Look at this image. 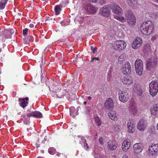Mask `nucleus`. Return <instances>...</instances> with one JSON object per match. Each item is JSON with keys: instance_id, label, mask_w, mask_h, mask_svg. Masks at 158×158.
Listing matches in <instances>:
<instances>
[{"instance_id": "nucleus-1", "label": "nucleus", "mask_w": 158, "mask_h": 158, "mask_svg": "<svg viewBox=\"0 0 158 158\" xmlns=\"http://www.w3.org/2000/svg\"><path fill=\"white\" fill-rule=\"evenodd\" d=\"M140 29L144 34L150 35L153 30V25L152 22L147 21L143 23L140 27Z\"/></svg>"}, {"instance_id": "nucleus-2", "label": "nucleus", "mask_w": 158, "mask_h": 158, "mask_svg": "<svg viewBox=\"0 0 158 158\" xmlns=\"http://www.w3.org/2000/svg\"><path fill=\"white\" fill-rule=\"evenodd\" d=\"M14 30L10 29L9 30L6 29L4 31H0V40L3 42L5 41L6 38H10L11 35L14 33Z\"/></svg>"}, {"instance_id": "nucleus-3", "label": "nucleus", "mask_w": 158, "mask_h": 158, "mask_svg": "<svg viewBox=\"0 0 158 158\" xmlns=\"http://www.w3.org/2000/svg\"><path fill=\"white\" fill-rule=\"evenodd\" d=\"M125 16L127 20L128 24L130 26L135 24L136 19L135 17L131 10L127 11L125 13Z\"/></svg>"}, {"instance_id": "nucleus-4", "label": "nucleus", "mask_w": 158, "mask_h": 158, "mask_svg": "<svg viewBox=\"0 0 158 158\" xmlns=\"http://www.w3.org/2000/svg\"><path fill=\"white\" fill-rule=\"evenodd\" d=\"M149 93L153 97L155 96L158 92V85L155 81H151L149 85Z\"/></svg>"}, {"instance_id": "nucleus-5", "label": "nucleus", "mask_w": 158, "mask_h": 158, "mask_svg": "<svg viewBox=\"0 0 158 158\" xmlns=\"http://www.w3.org/2000/svg\"><path fill=\"white\" fill-rule=\"evenodd\" d=\"M135 66L137 74L141 75L143 71V64L142 61L140 59H137L135 62Z\"/></svg>"}, {"instance_id": "nucleus-6", "label": "nucleus", "mask_w": 158, "mask_h": 158, "mask_svg": "<svg viewBox=\"0 0 158 158\" xmlns=\"http://www.w3.org/2000/svg\"><path fill=\"white\" fill-rule=\"evenodd\" d=\"M148 123L147 120L141 119L137 124V128L140 131H143L147 128Z\"/></svg>"}, {"instance_id": "nucleus-7", "label": "nucleus", "mask_w": 158, "mask_h": 158, "mask_svg": "<svg viewBox=\"0 0 158 158\" xmlns=\"http://www.w3.org/2000/svg\"><path fill=\"white\" fill-rule=\"evenodd\" d=\"M119 98L121 102L125 103L128 100L129 95L126 90H119L118 92Z\"/></svg>"}, {"instance_id": "nucleus-8", "label": "nucleus", "mask_w": 158, "mask_h": 158, "mask_svg": "<svg viewBox=\"0 0 158 158\" xmlns=\"http://www.w3.org/2000/svg\"><path fill=\"white\" fill-rule=\"evenodd\" d=\"M84 8L85 12L89 14H93L96 12V8L90 3L85 4Z\"/></svg>"}, {"instance_id": "nucleus-9", "label": "nucleus", "mask_w": 158, "mask_h": 158, "mask_svg": "<svg viewBox=\"0 0 158 158\" xmlns=\"http://www.w3.org/2000/svg\"><path fill=\"white\" fill-rule=\"evenodd\" d=\"M126 43L122 40H117L113 44V47L116 49L123 50L126 47Z\"/></svg>"}, {"instance_id": "nucleus-10", "label": "nucleus", "mask_w": 158, "mask_h": 158, "mask_svg": "<svg viewBox=\"0 0 158 158\" xmlns=\"http://www.w3.org/2000/svg\"><path fill=\"white\" fill-rule=\"evenodd\" d=\"M110 12V8L107 6L101 8L100 10V14L101 15L106 17L109 16Z\"/></svg>"}, {"instance_id": "nucleus-11", "label": "nucleus", "mask_w": 158, "mask_h": 158, "mask_svg": "<svg viewBox=\"0 0 158 158\" xmlns=\"http://www.w3.org/2000/svg\"><path fill=\"white\" fill-rule=\"evenodd\" d=\"M128 110L131 114H136L138 110L136 104L133 101L131 102Z\"/></svg>"}, {"instance_id": "nucleus-12", "label": "nucleus", "mask_w": 158, "mask_h": 158, "mask_svg": "<svg viewBox=\"0 0 158 158\" xmlns=\"http://www.w3.org/2000/svg\"><path fill=\"white\" fill-rule=\"evenodd\" d=\"M122 71L123 73L125 74H130L131 73V66L129 62H127L125 63Z\"/></svg>"}, {"instance_id": "nucleus-13", "label": "nucleus", "mask_w": 158, "mask_h": 158, "mask_svg": "<svg viewBox=\"0 0 158 158\" xmlns=\"http://www.w3.org/2000/svg\"><path fill=\"white\" fill-rule=\"evenodd\" d=\"M114 106L113 101L111 98H107L104 103V107L106 109L110 110L112 109Z\"/></svg>"}, {"instance_id": "nucleus-14", "label": "nucleus", "mask_w": 158, "mask_h": 158, "mask_svg": "<svg viewBox=\"0 0 158 158\" xmlns=\"http://www.w3.org/2000/svg\"><path fill=\"white\" fill-rule=\"evenodd\" d=\"M143 42L141 39L140 38H137L133 41L132 44V47L135 49H137L141 45Z\"/></svg>"}, {"instance_id": "nucleus-15", "label": "nucleus", "mask_w": 158, "mask_h": 158, "mask_svg": "<svg viewBox=\"0 0 158 158\" xmlns=\"http://www.w3.org/2000/svg\"><path fill=\"white\" fill-rule=\"evenodd\" d=\"M143 147L142 144L140 143L135 144L133 147L134 152L137 154H138L142 151Z\"/></svg>"}, {"instance_id": "nucleus-16", "label": "nucleus", "mask_w": 158, "mask_h": 158, "mask_svg": "<svg viewBox=\"0 0 158 158\" xmlns=\"http://www.w3.org/2000/svg\"><path fill=\"white\" fill-rule=\"evenodd\" d=\"M157 64V61L155 59H150L147 61V67L148 70H150L151 67H153Z\"/></svg>"}, {"instance_id": "nucleus-17", "label": "nucleus", "mask_w": 158, "mask_h": 158, "mask_svg": "<svg viewBox=\"0 0 158 158\" xmlns=\"http://www.w3.org/2000/svg\"><path fill=\"white\" fill-rule=\"evenodd\" d=\"M149 150L152 155H155L158 152V144H152L149 147Z\"/></svg>"}, {"instance_id": "nucleus-18", "label": "nucleus", "mask_w": 158, "mask_h": 158, "mask_svg": "<svg viewBox=\"0 0 158 158\" xmlns=\"http://www.w3.org/2000/svg\"><path fill=\"white\" fill-rule=\"evenodd\" d=\"M112 10L114 13L119 15H120L123 14L122 9L118 6L116 4L114 5Z\"/></svg>"}, {"instance_id": "nucleus-19", "label": "nucleus", "mask_w": 158, "mask_h": 158, "mask_svg": "<svg viewBox=\"0 0 158 158\" xmlns=\"http://www.w3.org/2000/svg\"><path fill=\"white\" fill-rule=\"evenodd\" d=\"M131 142L128 139H126L123 142L122 148L124 151H126L128 150L130 146Z\"/></svg>"}, {"instance_id": "nucleus-20", "label": "nucleus", "mask_w": 158, "mask_h": 158, "mask_svg": "<svg viewBox=\"0 0 158 158\" xmlns=\"http://www.w3.org/2000/svg\"><path fill=\"white\" fill-rule=\"evenodd\" d=\"M28 100V98L27 97L22 98H19V102L20 106L23 108L26 107L28 104L27 101Z\"/></svg>"}, {"instance_id": "nucleus-21", "label": "nucleus", "mask_w": 158, "mask_h": 158, "mask_svg": "<svg viewBox=\"0 0 158 158\" xmlns=\"http://www.w3.org/2000/svg\"><path fill=\"white\" fill-rule=\"evenodd\" d=\"M117 145V144L115 142L110 140L107 142V147L108 149L113 150L116 149Z\"/></svg>"}, {"instance_id": "nucleus-22", "label": "nucleus", "mask_w": 158, "mask_h": 158, "mask_svg": "<svg viewBox=\"0 0 158 158\" xmlns=\"http://www.w3.org/2000/svg\"><path fill=\"white\" fill-rule=\"evenodd\" d=\"M134 92L139 96H141L142 94V91L140 85L139 84H135L133 88Z\"/></svg>"}, {"instance_id": "nucleus-23", "label": "nucleus", "mask_w": 158, "mask_h": 158, "mask_svg": "<svg viewBox=\"0 0 158 158\" xmlns=\"http://www.w3.org/2000/svg\"><path fill=\"white\" fill-rule=\"evenodd\" d=\"M122 81L125 84L131 85L133 82V80L131 77H125L122 79Z\"/></svg>"}, {"instance_id": "nucleus-24", "label": "nucleus", "mask_w": 158, "mask_h": 158, "mask_svg": "<svg viewBox=\"0 0 158 158\" xmlns=\"http://www.w3.org/2000/svg\"><path fill=\"white\" fill-rule=\"evenodd\" d=\"M151 112L153 115H155L158 113V104L154 105L151 108Z\"/></svg>"}, {"instance_id": "nucleus-25", "label": "nucleus", "mask_w": 158, "mask_h": 158, "mask_svg": "<svg viewBox=\"0 0 158 158\" xmlns=\"http://www.w3.org/2000/svg\"><path fill=\"white\" fill-rule=\"evenodd\" d=\"M109 118L112 120H115L117 119V115L115 111H111L108 113Z\"/></svg>"}, {"instance_id": "nucleus-26", "label": "nucleus", "mask_w": 158, "mask_h": 158, "mask_svg": "<svg viewBox=\"0 0 158 158\" xmlns=\"http://www.w3.org/2000/svg\"><path fill=\"white\" fill-rule=\"evenodd\" d=\"M27 115L28 117H32L39 118H40V113L37 111L33 112L27 114Z\"/></svg>"}, {"instance_id": "nucleus-27", "label": "nucleus", "mask_w": 158, "mask_h": 158, "mask_svg": "<svg viewBox=\"0 0 158 158\" xmlns=\"http://www.w3.org/2000/svg\"><path fill=\"white\" fill-rule=\"evenodd\" d=\"M126 1L128 5L131 7H135L137 4V2L135 0H126Z\"/></svg>"}, {"instance_id": "nucleus-28", "label": "nucleus", "mask_w": 158, "mask_h": 158, "mask_svg": "<svg viewBox=\"0 0 158 158\" xmlns=\"http://www.w3.org/2000/svg\"><path fill=\"white\" fill-rule=\"evenodd\" d=\"M151 51V49L149 44L145 45L143 48V52L144 53H147L148 54L150 53Z\"/></svg>"}, {"instance_id": "nucleus-29", "label": "nucleus", "mask_w": 158, "mask_h": 158, "mask_svg": "<svg viewBox=\"0 0 158 158\" xmlns=\"http://www.w3.org/2000/svg\"><path fill=\"white\" fill-rule=\"evenodd\" d=\"M33 39V37L31 35H28L27 37H26L24 38V43L26 44H28L29 42L31 41Z\"/></svg>"}, {"instance_id": "nucleus-30", "label": "nucleus", "mask_w": 158, "mask_h": 158, "mask_svg": "<svg viewBox=\"0 0 158 158\" xmlns=\"http://www.w3.org/2000/svg\"><path fill=\"white\" fill-rule=\"evenodd\" d=\"M62 7V6L60 5H57L56 6L55 8V12L56 15H58L60 14Z\"/></svg>"}, {"instance_id": "nucleus-31", "label": "nucleus", "mask_w": 158, "mask_h": 158, "mask_svg": "<svg viewBox=\"0 0 158 158\" xmlns=\"http://www.w3.org/2000/svg\"><path fill=\"white\" fill-rule=\"evenodd\" d=\"M8 0H1L0 1V9L2 10L4 8L6 3Z\"/></svg>"}, {"instance_id": "nucleus-32", "label": "nucleus", "mask_w": 158, "mask_h": 158, "mask_svg": "<svg viewBox=\"0 0 158 158\" xmlns=\"http://www.w3.org/2000/svg\"><path fill=\"white\" fill-rule=\"evenodd\" d=\"M126 58V54H123L120 55L118 58V61L120 62V63H121V62L123 61Z\"/></svg>"}, {"instance_id": "nucleus-33", "label": "nucleus", "mask_w": 158, "mask_h": 158, "mask_svg": "<svg viewBox=\"0 0 158 158\" xmlns=\"http://www.w3.org/2000/svg\"><path fill=\"white\" fill-rule=\"evenodd\" d=\"M75 111V109L74 107H71L70 108V114L71 116L73 117H75V115L74 114V112Z\"/></svg>"}, {"instance_id": "nucleus-34", "label": "nucleus", "mask_w": 158, "mask_h": 158, "mask_svg": "<svg viewBox=\"0 0 158 158\" xmlns=\"http://www.w3.org/2000/svg\"><path fill=\"white\" fill-rule=\"evenodd\" d=\"M114 18L122 22H125L126 21V19L123 17H120L118 16H115Z\"/></svg>"}, {"instance_id": "nucleus-35", "label": "nucleus", "mask_w": 158, "mask_h": 158, "mask_svg": "<svg viewBox=\"0 0 158 158\" xmlns=\"http://www.w3.org/2000/svg\"><path fill=\"white\" fill-rule=\"evenodd\" d=\"M56 149L53 147H51L49 148L48 152L51 155H54L56 153Z\"/></svg>"}, {"instance_id": "nucleus-36", "label": "nucleus", "mask_w": 158, "mask_h": 158, "mask_svg": "<svg viewBox=\"0 0 158 158\" xmlns=\"http://www.w3.org/2000/svg\"><path fill=\"white\" fill-rule=\"evenodd\" d=\"M95 121L97 126H100L101 125V122L98 117H95Z\"/></svg>"}, {"instance_id": "nucleus-37", "label": "nucleus", "mask_w": 158, "mask_h": 158, "mask_svg": "<svg viewBox=\"0 0 158 158\" xmlns=\"http://www.w3.org/2000/svg\"><path fill=\"white\" fill-rule=\"evenodd\" d=\"M112 129L115 131H119L120 130L118 126L116 124L113 126Z\"/></svg>"}, {"instance_id": "nucleus-38", "label": "nucleus", "mask_w": 158, "mask_h": 158, "mask_svg": "<svg viewBox=\"0 0 158 158\" xmlns=\"http://www.w3.org/2000/svg\"><path fill=\"white\" fill-rule=\"evenodd\" d=\"M135 126L134 125V126H132L127 127L128 128V131L129 132L132 133L134 132V127Z\"/></svg>"}, {"instance_id": "nucleus-39", "label": "nucleus", "mask_w": 158, "mask_h": 158, "mask_svg": "<svg viewBox=\"0 0 158 158\" xmlns=\"http://www.w3.org/2000/svg\"><path fill=\"white\" fill-rule=\"evenodd\" d=\"M134 125L133 121L132 120L129 119L127 123V127L132 126H134Z\"/></svg>"}, {"instance_id": "nucleus-40", "label": "nucleus", "mask_w": 158, "mask_h": 158, "mask_svg": "<svg viewBox=\"0 0 158 158\" xmlns=\"http://www.w3.org/2000/svg\"><path fill=\"white\" fill-rule=\"evenodd\" d=\"M81 140L80 141V143L82 145L86 142L85 139L82 136L81 137Z\"/></svg>"}, {"instance_id": "nucleus-41", "label": "nucleus", "mask_w": 158, "mask_h": 158, "mask_svg": "<svg viewBox=\"0 0 158 158\" xmlns=\"http://www.w3.org/2000/svg\"><path fill=\"white\" fill-rule=\"evenodd\" d=\"M29 29L27 28H25L24 29L23 31V34L24 35H28L27 32Z\"/></svg>"}, {"instance_id": "nucleus-42", "label": "nucleus", "mask_w": 158, "mask_h": 158, "mask_svg": "<svg viewBox=\"0 0 158 158\" xmlns=\"http://www.w3.org/2000/svg\"><path fill=\"white\" fill-rule=\"evenodd\" d=\"M83 145V148H85L86 150H87L89 148V146L88 145V144L86 143V142H85L84 143L82 144Z\"/></svg>"}, {"instance_id": "nucleus-43", "label": "nucleus", "mask_w": 158, "mask_h": 158, "mask_svg": "<svg viewBox=\"0 0 158 158\" xmlns=\"http://www.w3.org/2000/svg\"><path fill=\"white\" fill-rule=\"evenodd\" d=\"M41 72L42 73V74L41 75V78L43 77V78H46V75L45 74L44 70L43 71V73L42 70H41Z\"/></svg>"}, {"instance_id": "nucleus-44", "label": "nucleus", "mask_w": 158, "mask_h": 158, "mask_svg": "<svg viewBox=\"0 0 158 158\" xmlns=\"http://www.w3.org/2000/svg\"><path fill=\"white\" fill-rule=\"evenodd\" d=\"M97 47H95L94 48L93 46L91 47V49L93 51V53H95L96 52V50L97 49Z\"/></svg>"}, {"instance_id": "nucleus-45", "label": "nucleus", "mask_w": 158, "mask_h": 158, "mask_svg": "<svg viewBox=\"0 0 158 158\" xmlns=\"http://www.w3.org/2000/svg\"><path fill=\"white\" fill-rule=\"evenodd\" d=\"M99 141L101 144H103L104 143L102 137H100L99 139Z\"/></svg>"}, {"instance_id": "nucleus-46", "label": "nucleus", "mask_w": 158, "mask_h": 158, "mask_svg": "<svg viewBox=\"0 0 158 158\" xmlns=\"http://www.w3.org/2000/svg\"><path fill=\"white\" fill-rule=\"evenodd\" d=\"M47 80L46 78H41V82L43 83H45Z\"/></svg>"}, {"instance_id": "nucleus-47", "label": "nucleus", "mask_w": 158, "mask_h": 158, "mask_svg": "<svg viewBox=\"0 0 158 158\" xmlns=\"http://www.w3.org/2000/svg\"><path fill=\"white\" fill-rule=\"evenodd\" d=\"M42 63L43 65L45 64V59L44 58V56H42Z\"/></svg>"}, {"instance_id": "nucleus-48", "label": "nucleus", "mask_w": 158, "mask_h": 158, "mask_svg": "<svg viewBox=\"0 0 158 158\" xmlns=\"http://www.w3.org/2000/svg\"><path fill=\"white\" fill-rule=\"evenodd\" d=\"M35 145L36 146V148H38L40 146V143L39 141H38L35 144Z\"/></svg>"}, {"instance_id": "nucleus-49", "label": "nucleus", "mask_w": 158, "mask_h": 158, "mask_svg": "<svg viewBox=\"0 0 158 158\" xmlns=\"http://www.w3.org/2000/svg\"><path fill=\"white\" fill-rule=\"evenodd\" d=\"M99 60V59L98 58V57H97V58H96V57H94L92 59L91 61H94V60Z\"/></svg>"}, {"instance_id": "nucleus-50", "label": "nucleus", "mask_w": 158, "mask_h": 158, "mask_svg": "<svg viewBox=\"0 0 158 158\" xmlns=\"http://www.w3.org/2000/svg\"><path fill=\"white\" fill-rule=\"evenodd\" d=\"M34 27V25L33 24L31 23L29 24V27L30 28H32Z\"/></svg>"}, {"instance_id": "nucleus-51", "label": "nucleus", "mask_w": 158, "mask_h": 158, "mask_svg": "<svg viewBox=\"0 0 158 158\" xmlns=\"http://www.w3.org/2000/svg\"><path fill=\"white\" fill-rule=\"evenodd\" d=\"M98 1V0H91V1L93 3H96Z\"/></svg>"}, {"instance_id": "nucleus-52", "label": "nucleus", "mask_w": 158, "mask_h": 158, "mask_svg": "<svg viewBox=\"0 0 158 158\" xmlns=\"http://www.w3.org/2000/svg\"><path fill=\"white\" fill-rule=\"evenodd\" d=\"M153 16H155V17H156V18H158V13H157L156 14L155 13Z\"/></svg>"}, {"instance_id": "nucleus-53", "label": "nucleus", "mask_w": 158, "mask_h": 158, "mask_svg": "<svg viewBox=\"0 0 158 158\" xmlns=\"http://www.w3.org/2000/svg\"><path fill=\"white\" fill-rule=\"evenodd\" d=\"M106 1V0H100V3L101 4H103L105 3Z\"/></svg>"}, {"instance_id": "nucleus-54", "label": "nucleus", "mask_w": 158, "mask_h": 158, "mask_svg": "<svg viewBox=\"0 0 158 158\" xmlns=\"http://www.w3.org/2000/svg\"><path fill=\"white\" fill-rule=\"evenodd\" d=\"M122 158H128V156L126 155H124L122 157Z\"/></svg>"}, {"instance_id": "nucleus-55", "label": "nucleus", "mask_w": 158, "mask_h": 158, "mask_svg": "<svg viewBox=\"0 0 158 158\" xmlns=\"http://www.w3.org/2000/svg\"><path fill=\"white\" fill-rule=\"evenodd\" d=\"M61 154L60 153H59V152H57V153L56 154V155L58 156H60V155Z\"/></svg>"}, {"instance_id": "nucleus-56", "label": "nucleus", "mask_w": 158, "mask_h": 158, "mask_svg": "<svg viewBox=\"0 0 158 158\" xmlns=\"http://www.w3.org/2000/svg\"><path fill=\"white\" fill-rule=\"evenodd\" d=\"M43 117V116H42V114L40 112V118H42Z\"/></svg>"}, {"instance_id": "nucleus-57", "label": "nucleus", "mask_w": 158, "mask_h": 158, "mask_svg": "<svg viewBox=\"0 0 158 158\" xmlns=\"http://www.w3.org/2000/svg\"><path fill=\"white\" fill-rule=\"evenodd\" d=\"M88 100H90L91 99V97L90 96H89L88 98Z\"/></svg>"}, {"instance_id": "nucleus-58", "label": "nucleus", "mask_w": 158, "mask_h": 158, "mask_svg": "<svg viewBox=\"0 0 158 158\" xmlns=\"http://www.w3.org/2000/svg\"><path fill=\"white\" fill-rule=\"evenodd\" d=\"M80 108V106H78L77 109V111L79 110V109Z\"/></svg>"}, {"instance_id": "nucleus-59", "label": "nucleus", "mask_w": 158, "mask_h": 158, "mask_svg": "<svg viewBox=\"0 0 158 158\" xmlns=\"http://www.w3.org/2000/svg\"><path fill=\"white\" fill-rule=\"evenodd\" d=\"M44 139L46 141L48 140L47 139V138L46 137V136L45 137Z\"/></svg>"}, {"instance_id": "nucleus-60", "label": "nucleus", "mask_w": 158, "mask_h": 158, "mask_svg": "<svg viewBox=\"0 0 158 158\" xmlns=\"http://www.w3.org/2000/svg\"><path fill=\"white\" fill-rule=\"evenodd\" d=\"M83 104L84 105H86V102H85V101L84 102H83Z\"/></svg>"}, {"instance_id": "nucleus-61", "label": "nucleus", "mask_w": 158, "mask_h": 158, "mask_svg": "<svg viewBox=\"0 0 158 158\" xmlns=\"http://www.w3.org/2000/svg\"><path fill=\"white\" fill-rule=\"evenodd\" d=\"M41 152L42 153H44V150H41Z\"/></svg>"}, {"instance_id": "nucleus-62", "label": "nucleus", "mask_w": 158, "mask_h": 158, "mask_svg": "<svg viewBox=\"0 0 158 158\" xmlns=\"http://www.w3.org/2000/svg\"><path fill=\"white\" fill-rule=\"evenodd\" d=\"M78 112H76V115H78Z\"/></svg>"}, {"instance_id": "nucleus-63", "label": "nucleus", "mask_w": 158, "mask_h": 158, "mask_svg": "<svg viewBox=\"0 0 158 158\" xmlns=\"http://www.w3.org/2000/svg\"><path fill=\"white\" fill-rule=\"evenodd\" d=\"M153 0L158 3V0Z\"/></svg>"}, {"instance_id": "nucleus-64", "label": "nucleus", "mask_w": 158, "mask_h": 158, "mask_svg": "<svg viewBox=\"0 0 158 158\" xmlns=\"http://www.w3.org/2000/svg\"><path fill=\"white\" fill-rule=\"evenodd\" d=\"M2 51V49L0 48V52H1V51Z\"/></svg>"}]
</instances>
